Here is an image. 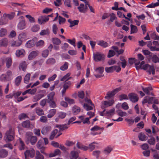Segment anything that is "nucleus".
<instances>
[{
	"instance_id": "1",
	"label": "nucleus",
	"mask_w": 159,
	"mask_h": 159,
	"mask_svg": "<svg viewBox=\"0 0 159 159\" xmlns=\"http://www.w3.org/2000/svg\"><path fill=\"white\" fill-rule=\"evenodd\" d=\"M144 61H142L140 63V66L141 69L146 70L149 74L151 73L155 74V68L153 66H150L148 64H145Z\"/></svg>"
},
{
	"instance_id": "2",
	"label": "nucleus",
	"mask_w": 159,
	"mask_h": 159,
	"mask_svg": "<svg viewBox=\"0 0 159 159\" xmlns=\"http://www.w3.org/2000/svg\"><path fill=\"white\" fill-rule=\"evenodd\" d=\"M15 137V130L14 128L10 127L8 130L6 132L4 136L6 142H9L12 141Z\"/></svg>"
},
{
	"instance_id": "3",
	"label": "nucleus",
	"mask_w": 159,
	"mask_h": 159,
	"mask_svg": "<svg viewBox=\"0 0 159 159\" xmlns=\"http://www.w3.org/2000/svg\"><path fill=\"white\" fill-rule=\"evenodd\" d=\"M25 135L26 142H30L32 145H34L36 143L37 140V138L36 136H33L32 132H27Z\"/></svg>"
},
{
	"instance_id": "4",
	"label": "nucleus",
	"mask_w": 159,
	"mask_h": 159,
	"mask_svg": "<svg viewBox=\"0 0 159 159\" xmlns=\"http://www.w3.org/2000/svg\"><path fill=\"white\" fill-rule=\"evenodd\" d=\"M115 110L114 108H112L109 110L104 109L102 111L100 112L99 114L100 115L102 116H111L114 114Z\"/></svg>"
},
{
	"instance_id": "5",
	"label": "nucleus",
	"mask_w": 159,
	"mask_h": 159,
	"mask_svg": "<svg viewBox=\"0 0 159 159\" xmlns=\"http://www.w3.org/2000/svg\"><path fill=\"white\" fill-rule=\"evenodd\" d=\"M85 103H84L83 106L84 108L87 111L92 110L93 109V107L91 106H93L91 101L88 98L85 99Z\"/></svg>"
},
{
	"instance_id": "6",
	"label": "nucleus",
	"mask_w": 159,
	"mask_h": 159,
	"mask_svg": "<svg viewBox=\"0 0 159 159\" xmlns=\"http://www.w3.org/2000/svg\"><path fill=\"white\" fill-rule=\"evenodd\" d=\"M114 101L113 99L109 101H103L102 102L101 107L102 109L112 106L114 104Z\"/></svg>"
},
{
	"instance_id": "7",
	"label": "nucleus",
	"mask_w": 159,
	"mask_h": 159,
	"mask_svg": "<svg viewBox=\"0 0 159 159\" xmlns=\"http://www.w3.org/2000/svg\"><path fill=\"white\" fill-rule=\"evenodd\" d=\"M20 18L21 20L18 23L17 28L20 30H23L25 28L26 23L23 16H20Z\"/></svg>"
},
{
	"instance_id": "8",
	"label": "nucleus",
	"mask_w": 159,
	"mask_h": 159,
	"mask_svg": "<svg viewBox=\"0 0 159 159\" xmlns=\"http://www.w3.org/2000/svg\"><path fill=\"white\" fill-rule=\"evenodd\" d=\"M93 58L96 61H101L104 60V56L102 54L97 52L93 54Z\"/></svg>"
},
{
	"instance_id": "9",
	"label": "nucleus",
	"mask_w": 159,
	"mask_h": 159,
	"mask_svg": "<svg viewBox=\"0 0 159 159\" xmlns=\"http://www.w3.org/2000/svg\"><path fill=\"white\" fill-rule=\"evenodd\" d=\"M49 19L48 16H41L39 18L38 22L40 25L44 24L49 20Z\"/></svg>"
},
{
	"instance_id": "10",
	"label": "nucleus",
	"mask_w": 159,
	"mask_h": 159,
	"mask_svg": "<svg viewBox=\"0 0 159 159\" xmlns=\"http://www.w3.org/2000/svg\"><path fill=\"white\" fill-rule=\"evenodd\" d=\"M88 4H85L84 5L83 4H80L77 7L80 12L81 13H85L88 10L87 5Z\"/></svg>"
},
{
	"instance_id": "11",
	"label": "nucleus",
	"mask_w": 159,
	"mask_h": 159,
	"mask_svg": "<svg viewBox=\"0 0 159 159\" xmlns=\"http://www.w3.org/2000/svg\"><path fill=\"white\" fill-rule=\"evenodd\" d=\"M96 72L98 73V74L95 75L96 78H100L103 76L102 73L104 70V68L102 67H99L95 69Z\"/></svg>"
},
{
	"instance_id": "12",
	"label": "nucleus",
	"mask_w": 159,
	"mask_h": 159,
	"mask_svg": "<svg viewBox=\"0 0 159 159\" xmlns=\"http://www.w3.org/2000/svg\"><path fill=\"white\" fill-rule=\"evenodd\" d=\"M78 118L83 124L89 125L91 123L90 119L88 117H85L84 115L79 116Z\"/></svg>"
},
{
	"instance_id": "13",
	"label": "nucleus",
	"mask_w": 159,
	"mask_h": 159,
	"mask_svg": "<svg viewBox=\"0 0 159 159\" xmlns=\"http://www.w3.org/2000/svg\"><path fill=\"white\" fill-rule=\"evenodd\" d=\"M24 153L25 157L30 156L31 157H33L35 155V151L33 149L31 148L27 150Z\"/></svg>"
},
{
	"instance_id": "14",
	"label": "nucleus",
	"mask_w": 159,
	"mask_h": 159,
	"mask_svg": "<svg viewBox=\"0 0 159 159\" xmlns=\"http://www.w3.org/2000/svg\"><path fill=\"white\" fill-rule=\"evenodd\" d=\"M15 54L16 57H22L25 55V52L24 49H20L16 50Z\"/></svg>"
},
{
	"instance_id": "15",
	"label": "nucleus",
	"mask_w": 159,
	"mask_h": 159,
	"mask_svg": "<svg viewBox=\"0 0 159 159\" xmlns=\"http://www.w3.org/2000/svg\"><path fill=\"white\" fill-rule=\"evenodd\" d=\"M128 96L129 99L132 102H136L138 100V97L137 95L135 93H132L129 94Z\"/></svg>"
},
{
	"instance_id": "16",
	"label": "nucleus",
	"mask_w": 159,
	"mask_h": 159,
	"mask_svg": "<svg viewBox=\"0 0 159 159\" xmlns=\"http://www.w3.org/2000/svg\"><path fill=\"white\" fill-rule=\"evenodd\" d=\"M22 125L23 127L25 128L33 129L34 127V125L30 124V121L28 120L23 122Z\"/></svg>"
},
{
	"instance_id": "17",
	"label": "nucleus",
	"mask_w": 159,
	"mask_h": 159,
	"mask_svg": "<svg viewBox=\"0 0 159 159\" xmlns=\"http://www.w3.org/2000/svg\"><path fill=\"white\" fill-rule=\"evenodd\" d=\"M51 129L52 128L50 126H44L42 129L41 133L43 135H46L49 133Z\"/></svg>"
},
{
	"instance_id": "18",
	"label": "nucleus",
	"mask_w": 159,
	"mask_h": 159,
	"mask_svg": "<svg viewBox=\"0 0 159 159\" xmlns=\"http://www.w3.org/2000/svg\"><path fill=\"white\" fill-rule=\"evenodd\" d=\"M27 39L26 34L25 33L22 32L18 36V39L21 42L25 41Z\"/></svg>"
},
{
	"instance_id": "19",
	"label": "nucleus",
	"mask_w": 159,
	"mask_h": 159,
	"mask_svg": "<svg viewBox=\"0 0 159 159\" xmlns=\"http://www.w3.org/2000/svg\"><path fill=\"white\" fill-rule=\"evenodd\" d=\"M22 43V42H21V41H19V40L16 41L12 40L10 42V44L11 46L12 47H19L20 46Z\"/></svg>"
},
{
	"instance_id": "20",
	"label": "nucleus",
	"mask_w": 159,
	"mask_h": 159,
	"mask_svg": "<svg viewBox=\"0 0 159 159\" xmlns=\"http://www.w3.org/2000/svg\"><path fill=\"white\" fill-rule=\"evenodd\" d=\"M38 54V51H33L31 52L28 56L29 60H31L36 57Z\"/></svg>"
},
{
	"instance_id": "21",
	"label": "nucleus",
	"mask_w": 159,
	"mask_h": 159,
	"mask_svg": "<svg viewBox=\"0 0 159 159\" xmlns=\"http://www.w3.org/2000/svg\"><path fill=\"white\" fill-rule=\"evenodd\" d=\"M79 157L78 152L75 151H72L70 155V159H77Z\"/></svg>"
},
{
	"instance_id": "22",
	"label": "nucleus",
	"mask_w": 159,
	"mask_h": 159,
	"mask_svg": "<svg viewBox=\"0 0 159 159\" xmlns=\"http://www.w3.org/2000/svg\"><path fill=\"white\" fill-rule=\"evenodd\" d=\"M55 95V92L52 91L50 92L47 95V101L56 100L54 98V97Z\"/></svg>"
},
{
	"instance_id": "23",
	"label": "nucleus",
	"mask_w": 159,
	"mask_h": 159,
	"mask_svg": "<svg viewBox=\"0 0 159 159\" xmlns=\"http://www.w3.org/2000/svg\"><path fill=\"white\" fill-rule=\"evenodd\" d=\"M8 22V20L7 16H4V14L0 20V25H3L6 24Z\"/></svg>"
},
{
	"instance_id": "24",
	"label": "nucleus",
	"mask_w": 159,
	"mask_h": 159,
	"mask_svg": "<svg viewBox=\"0 0 159 159\" xmlns=\"http://www.w3.org/2000/svg\"><path fill=\"white\" fill-rule=\"evenodd\" d=\"M80 111V108L76 105L74 106L72 108V112L74 115L78 114Z\"/></svg>"
},
{
	"instance_id": "25",
	"label": "nucleus",
	"mask_w": 159,
	"mask_h": 159,
	"mask_svg": "<svg viewBox=\"0 0 159 159\" xmlns=\"http://www.w3.org/2000/svg\"><path fill=\"white\" fill-rule=\"evenodd\" d=\"M8 152L5 149H2L0 150V157L4 158L6 157L8 155Z\"/></svg>"
},
{
	"instance_id": "26",
	"label": "nucleus",
	"mask_w": 159,
	"mask_h": 159,
	"mask_svg": "<svg viewBox=\"0 0 159 159\" xmlns=\"http://www.w3.org/2000/svg\"><path fill=\"white\" fill-rule=\"evenodd\" d=\"M35 44V42L34 39L29 40L26 44V46L28 48H30L34 46Z\"/></svg>"
},
{
	"instance_id": "27",
	"label": "nucleus",
	"mask_w": 159,
	"mask_h": 159,
	"mask_svg": "<svg viewBox=\"0 0 159 159\" xmlns=\"http://www.w3.org/2000/svg\"><path fill=\"white\" fill-rule=\"evenodd\" d=\"M6 75L7 80H11L13 78L12 72L9 70L7 71Z\"/></svg>"
},
{
	"instance_id": "28",
	"label": "nucleus",
	"mask_w": 159,
	"mask_h": 159,
	"mask_svg": "<svg viewBox=\"0 0 159 159\" xmlns=\"http://www.w3.org/2000/svg\"><path fill=\"white\" fill-rule=\"evenodd\" d=\"M18 141L20 143L19 146V149L20 150H22L25 149V145L23 142L21 140L20 138H19Z\"/></svg>"
},
{
	"instance_id": "29",
	"label": "nucleus",
	"mask_w": 159,
	"mask_h": 159,
	"mask_svg": "<svg viewBox=\"0 0 159 159\" xmlns=\"http://www.w3.org/2000/svg\"><path fill=\"white\" fill-rule=\"evenodd\" d=\"M68 22L70 23V27H71L77 25L79 23V20H68Z\"/></svg>"
},
{
	"instance_id": "30",
	"label": "nucleus",
	"mask_w": 159,
	"mask_h": 159,
	"mask_svg": "<svg viewBox=\"0 0 159 159\" xmlns=\"http://www.w3.org/2000/svg\"><path fill=\"white\" fill-rule=\"evenodd\" d=\"M56 112V109H51L49 112V113L48 115V117L49 118H51L55 114Z\"/></svg>"
},
{
	"instance_id": "31",
	"label": "nucleus",
	"mask_w": 159,
	"mask_h": 159,
	"mask_svg": "<svg viewBox=\"0 0 159 159\" xmlns=\"http://www.w3.org/2000/svg\"><path fill=\"white\" fill-rule=\"evenodd\" d=\"M6 61V66L7 67L9 68L12 64V59L11 57H8L5 59Z\"/></svg>"
},
{
	"instance_id": "32",
	"label": "nucleus",
	"mask_w": 159,
	"mask_h": 159,
	"mask_svg": "<svg viewBox=\"0 0 159 159\" xmlns=\"http://www.w3.org/2000/svg\"><path fill=\"white\" fill-rule=\"evenodd\" d=\"M36 113L39 116H40L44 114V111L39 107H37L35 109Z\"/></svg>"
},
{
	"instance_id": "33",
	"label": "nucleus",
	"mask_w": 159,
	"mask_h": 159,
	"mask_svg": "<svg viewBox=\"0 0 159 159\" xmlns=\"http://www.w3.org/2000/svg\"><path fill=\"white\" fill-rule=\"evenodd\" d=\"M56 127L57 128H58L61 130H63L68 129L69 127L68 124L57 125H56Z\"/></svg>"
},
{
	"instance_id": "34",
	"label": "nucleus",
	"mask_w": 159,
	"mask_h": 159,
	"mask_svg": "<svg viewBox=\"0 0 159 159\" xmlns=\"http://www.w3.org/2000/svg\"><path fill=\"white\" fill-rule=\"evenodd\" d=\"M52 42L54 45H59L60 44L61 42L60 39L57 38H53L52 39Z\"/></svg>"
},
{
	"instance_id": "35",
	"label": "nucleus",
	"mask_w": 159,
	"mask_h": 159,
	"mask_svg": "<svg viewBox=\"0 0 159 159\" xmlns=\"http://www.w3.org/2000/svg\"><path fill=\"white\" fill-rule=\"evenodd\" d=\"M98 44L104 48H106L108 46V43L103 40L98 41Z\"/></svg>"
},
{
	"instance_id": "36",
	"label": "nucleus",
	"mask_w": 159,
	"mask_h": 159,
	"mask_svg": "<svg viewBox=\"0 0 159 159\" xmlns=\"http://www.w3.org/2000/svg\"><path fill=\"white\" fill-rule=\"evenodd\" d=\"M77 147L80 149L83 150L84 151L87 150L88 149V147L84 146L82 144L80 143L79 142H78L76 144Z\"/></svg>"
},
{
	"instance_id": "37",
	"label": "nucleus",
	"mask_w": 159,
	"mask_h": 159,
	"mask_svg": "<svg viewBox=\"0 0 159 159\" xmlns=\"http://www.w3.org/2000/svg\"><path fill=\"white\" fill-rule=\"evenodd\" d=\"M131 31L130 34H133L136 33L138 31L137 27L133 25H130Z\"/></svg>"
},
{
	"instance_id": "38",
	"label": "nucleus",
	"mask_w": 159,
	"mask_h": 159,
	"mask_svg": "<svg viewBox=\"0 0 159 159\" xmlns=\"http://www.w3.org/2000/svg\"><path fill=\"white\" fill-rule=\"evenodd\" d=\"M8 40L7 39L4 38L0 41V46H5L7 45Z\"/></svg>"
},
{
	"instance_id": "39",
	"label": "nucleus",
	"mask_w": 159,
	"mask_h": 159,
	"mask_svg": "<svg viewBox=\"0 0 159 159\" xmlns=\"http://www.w3.org/2000/svg\"><path fill=\"white\" fill-rule=\"evenodd\" d=\"M27 65L26 62H22L21 63L19 66L20 69H22L23 71H25Z\"/></svg>"
},
{
	"instance_id": "40",
	"label": "nucleus",
	"mask_w": 159,
	"mask_h": 159,
	"mask_svg": "<svg viewBox=\"0 0 159 159\" xmlns=\"http://www.w3.org/2000/svg\"><path fill=\"white\" fill-rule=\"evenodd\" d=\"M15 14L14 12H12L9 14H4V16H7V18L10 20L12 19L15 16Z\"/></svg>"
},
{
	"instance_id": "41",
	"label": "nucleus",
	"mask_w": 159,
	"mask_h": 159,
	"mask_svg": "<svg viewBox=\"0 0 159 159\" xmlns=\"http://www.w3.org/2000/svg\"><path fill=\"white\" fill-rule=\"evenodd\" d=\"M22 80L21 76H19L17 77L15 80V84L16 86H18L20 84Z\"/></svg>"
},
{
	"instance_id": "42",
	"label": "nucleus",
	"mask_w": 159,
	"mask_h": 159,
	"mask_svg": "<svg viewBox=\"0 0 159 159\" xmlns=\"http://www.w3.org/2000/svg\"><path fill=\"white\" fill-rule=\"evenodd\" d=\"M61 153V152L59 149H57L55 150L53 153L50 154L49 155L50 157H55L57 155H60Z\"/></svg>"
},
{
	"instance_id": "43",
	"label": "nucleus",
	"mask_w": 159,
	"mask_h": 159,
	"mask_svg": "<svg viewBox=\"0 0 159 159\" xmlns=\"http://www.w3.org/2000/svg\"><path fill=\"white\" fill-rule=\"evenodd\" d=\"M56 101L53 100V101H47L48 102L49 104V106L52 108H55L57 107V105L56 103Z\"/></svg>"
},
{
	"instance_id": "44",
	"label": "nucleus",
	"mask_w": 159,
	"mask_h": 159,
	"mask_svg": "<svg viewBox=\"0 0 159 159\" xmlns=\"http://www.w3.org/2000/svg\"><path fill=\"white\" fill-rule=\"evenodd\" d=\"M49 34V30L48 29L42 30L40 33L41 36L48 35Z\"/></svg>"
},
{
	"instance_id": "45",
	"label": "nucleus",
	"mask_w": 159,
	"mask_h": 159,
	"mask_svg": "<svg viewBox=\"0 0 159 159\" xmlns=\"http://www.w3.org/2000/svg\"><path fill=\"white\" fill-rule=\"evenodd\" d=\"M152 89L151 87H148L145 88H142V90L144 93L147 94H149V92L152 90Z\"/></svg>"
},
{
	"instance_id": "46",
	"label": "nucleus",
	"mask_w": 159,
	"mask_h": 159,
	"mask_svg": "<svg viewBox=\"0 0 159 159\" xmlns=\"http://www.w3.org/2000/svg\"><path fill=\"white\" fill-rule=\"evenodd\" d=\"M43 95L41 94H39L35 95L33 97V102H37L41 98H43Z\"/></svg>"
},
{
	"instance_id": "47",
	"label": "nucleus",
	"mask_w": 159,
	"mask_h": 159,
	"mask_svg": "<svg viewBox=\"0 0 159 159\" xmlns=\"http://www.w3.org/2000/svg\"><path fill=\"white\" fill-rule=\"evenodd\" d=\"M139 139L142 141H145L146 140V135L143 133H140L138 136Z\"/></svg>"
},
{
	"instance_id": "48",
	"label": "nucleus",
	"mask_w": 159,
	"mask_h": 159,
	"mask_svg": "<svg viewBox=\"0 0 159 159\" xmlns=\"http://www.w3.org/2000/svg\"><path fill=\"white\" fill-rule=\"evenodd\" d=\"M7 34V30L4 28L1 29L0 30V36L2 37L5 36Z\"/></svg>"
},
{
	"instance_id": "49",
	"label": "nucleus",
	"mask_w": 159,
	"mask_h": 159,
	"mask_svg": "<svg viewBox=\"0 0 159 159\" xmlns=\"http://www.w3.org/2000/svg\"><path fill=\"white\" fill-rule=\"evenodd\" d=\"M56 63V60L55 59L50 58L48 59L46 61V63L48 64H53Z\"/></svg>"
},
{
	"instance_id": "50",
	"label": "nucleus",
	"mask_w": 159,
	"mask_h": 159,
	"mask_svg": "<svg viewBox=\"0 0 159 159\" xmlns=\"http://www.w3.org/2000/svg\"><path fill=\"white\" fill-rule=\"evenodd\" d=\"M117 15L118 17L120 18H125V19L130 21V19L126 17L124 14H123L120 11H118L117 12Z\"/></svg>"
},
{
	"instance_id": "51",
	"label": "nucleus",
	"mask_w": 159,
	"mask_h": 159,
	"mask_svg": "<svg viewBox=\"0 0 159 159\" xmlns=\"http://www.w3.org/2000/svg\"><path fill=\"white\" fill-rule=\"evenodd\" d=\"M30 74L28 73L25 76L24 79V82L25 83L28 84L30 80Z\"/></svg>"
},
{
	"instance_id": "52",
	"label": "nucleus",
	"mask_w": 159,
	"mask_h": 159,
	"mask_svg": "<svg viewBox=\"0 0 159 159\" xmlns=\"http://www.w3.org/2000/svg\"><path fill=\"white\" fill-rule=\"evenodd\" d=\"M36 145L38 149H42L43 148V141L42 140H39L37 143Z\"/></svg>"
},
{
	"instance_id": "53",
	"label": "nucleus",
	"mask_w": 159,
	"mask_h": 159,
	"mask_svg": "<svg viewBox=\"0 0 159 159\" xmlns=\"http://www.w3.org/2000/svg\"><path fill=\"white\" fill-rule=\"evenodd\" d=\"M120 59L121 61V63L122 67L123 68H125L126 65V61L125 59L123 57H120Z\"/></svg>"
},
{
	"instance_id": "54",
	"label": "nucleus",
	"mask_w": 159,
	"mask_h": 159,
	"mask_svg": "<svg viewBox=\"0 0 159 159\" xmlns=\"http://www.w3.org/2000/svg\"><path fill=\"white\" fill-rule=\"evenodd\" d=\"M36 159H43V156L41 154L39 151H36V155L35 156Z\"/></svg>"
},
{
	"instance_id": "55",
	"label": "nucleus",
	"mask_w": 159,
	"mask_h": 159,
	"mask_svg": "<svg viewBox=\"0 0 159 159\" xmlns=\"http://www.w3.org/2000/svg\"><path fill=\"white\" fill-rule=\"evenodd\" d=\"M98 147V144L95 143H93L89 145V148L91 151L94 149L96 147Z\"/></svg>"
},
{
	"instance_id": "56",
	"label": "nucleus",
	"mask_w": 159,
	"mask_h": 159,
	"mask_svg": "<svg viewBox=\"0 0 159 159\" xmlns=\"http://www.w3.org/2000/svg\"><path fill=\"white\" fill-rule=\"evenodd\" d=\"M118 115L120 116H125L126 115L127 113L124 112L121 110H118L116 111Z\"/></svg>"
},
{
	"instance_id": "57",
	"label": "nucleus",
	"mask_w": 159,
	"mask_h": 159,
	"mask_svg": "<svg viewBox=\"0 0 159 159\" xmlns=\"http://www.w3.org/2000/svg\"><path fill=\"white\" fill-rule=\"evenodd\" d=\"M110 21L112 22L114 20H116L117 19V17L116 16V15L115 14L112 13H110Z\"/></svg>"
},
{
	"instance_id": "58",
	"label": "nucleus",
	"mask_w": 159,
	"mask_h": 159,
	"mask_svg": "<svg viewBox=\"0 0 159 159\" xmlns=\"http://www.w3.org/2000/svg\"><path fill=\"white\" fill-rule=\"evenodd\" d=\"M58 132V130L57 129H54L51 133V134L49 137V139H53L55 135L57 134Z\"/></svg>"
},
{
	"instance_id": "59",
	"label": "nucleus",
	"mask_w": 159,
	"mask_h": 159,
	"mask_svg": "<svg viewBox=\"0 0 159 159\" xmlns=\"http://www.w3.org/2000/svg\"><path fill=\"white\" fill-rule=\"evenodd\" d=\"M65 100L68 103L70 104L75 103V102L74 99H71L68 97H65Z\"/></svg>"
},
{
	"instance_id": "60",
	"label": "nucleus",
	"mask_w": 159,
	"mask_h": 159,
	"mask_svg": "<svg viewBox=\"0 0 159 159\" xmlns=\"http://www.w3.org/2000/svg\"><path fill=\"white\" fill-rule=\"evenodd\" d=\"M114 95V93H113V91L109 92L107 93V95L105 97V98L108 99L109 98L112 97Z\"/></svg>"
},
{
	"instance_id": "61",
	"label": "nucleus",
	"mask_w": 159,
	"mask_h": 159,
	"mask_svg": "<svg viewBox=\"0 0 159 159\" xmlns=\"http://www.w3.org/2000/svg\"><path fill=\"white\" fill-rule=\"evenodd\" d=\"M25 17L29 20L30 23H34L35 22V19L31 15H26Z\"/></svg>"
},
{
	"instance_id": "62",
	"label": "nucleus",
	"mask_w": 159,
	"mask_h": 159,
	"mask_svg": "<svg viewBox=\"0 0 159 159\" xmlns=\"http://www.w3.org/2000/svg\"><path fill=\"white\" fill-rule=\"evenodd\" d=\"M68 63L67 62H65L63 65L61 66L60 70L63 71L66 70L68 68Z\"/></svg>"
},
{
	"instance_id": "63",
	"label": "nucleus",
	"mask_w": 159,
	"mask_h": 159,
	"mask_svg": "<svg viewBox=\"0 0 159 159\" xmlns=\"http://www.w3.org/2000/svg\"><path fill=\"white\" fill-rule=\"evenodd\" d=\"M113 67V66L108 67H107L105 68V70L107 73H111L114 71Z\"/></svg>"
},
{
	"instance_id": "64",
	"label": "nucleus",
	"mask_w": 159,
	"mask_h": 159,
	"mask_svg": "<svg viewBox=\"0 0 159 159\" xmlns=\"http://www.w3.org/2000/svg\"><path fill=\"white\" fill-rule=\"evenodd\" d=\"M40 27L39 25H34L31 28V30L34 32H36L38 31Z\"/></svg>"
}]
</instances>
